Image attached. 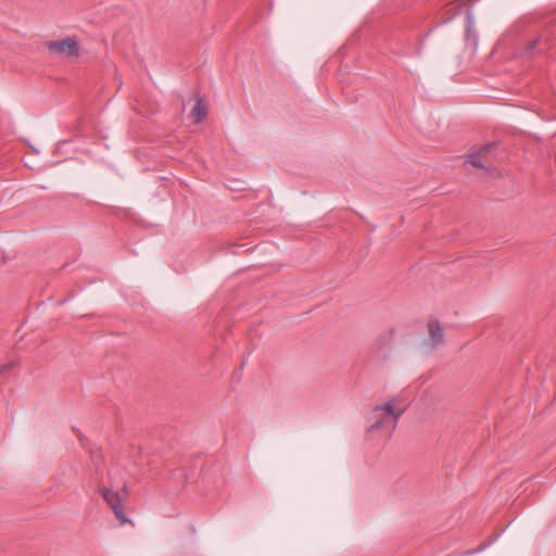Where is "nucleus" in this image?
Returning a JSON list of instances; mask_svg holds the SVG:
<instances>
[{"instance_id": "f257e3e1", "label": "nucleus", "mask_w": 556, "mask_h": 556, "mask_svg": "<svg viewBox=\"0 0 556 556\" xmlns=\"http://www.w3.org/2000/svg\"><path fill=\"white\" fill-rule=\"evenodd\" d=\"M403 413L404 408L396 407L394 401L376 405L369 415V419L372 421L369 430H393Z\"/></svg>"}, {"instance_id": "f03ea898", "label": "nucleus", "mask_w": 556, "mask_h": 556, "mask_svg": "<svg viewBox=\"0 0 556 556\" xmlns=\"http://www.w3.org/2000/svg\"><path fill=\"white\" fill-rule=\"evenodd\" d=\"M46 47L52 54L59 56L77 58L80 54V47L75 37L47 41Z\"/></svg>"}, {"instance_id": "7ed1b4c3", "label": "nucleus", "mask_w": 556, "mask_h": 556, "mask_svg": "<svg viewBox=\"0 0 556 556\" xmlns=\"http://www.w3.org/2000/svg\"><path fill=\"white\" fill-rule=\"evenodd\" d=\"M100 493L105 500V502L111 506L115 517L119 520L122 525H125L128 521V519L123 511L122 502L125 500L127 495L126 489L123 486L119 491H113L106 486H103L100 489Z\"/></svg>"}, {"instance_id": "20e7f679", "label": "nucleus", "mask_w": 556, "mask_h": 556, "mask_svg": "<svg viewBox=\"0 0 556 556\" xmlns=\"http://www.w3.org/2000/svg\"><path fill=\"white\" fill-rule=\"evenodd\" d=\"M465 41L467 47H469L472 51H476L479 43V36L475 29V20L471 12H467V24H466V35Z\"/></svg>"}, {"instance_id": "39448f33", "label": "nucleus", "mask_w": 556, "mask_h": 556, "mask_svg": "<svg viewBox=\"0 0 556 556\" xmlns=\"http://www.w3.org/2000/svg\"><path fill=\"white\" fill-rule=\"evenodd\" d=\"M428 331L430 336L431 348L435 349L443 342V329L437 320L429 321Z\"/></svg>"}, {"instance_id": "423d86ee", "label": "nucleus", "mask_w": 556, "mask_h": 556, "mask_svg": "<svg viewBox=\"0 0 556 556\" xmlns=\"http://www.w3.org/2000/svg\"><path fill=\"white\" fill-rule=\"evenodd\" d=\"M495 146V143H490L484 147H482L478 152L472 153L469 156V163L478 168H483V164L481 162V159L489 153V151Z\"/></svg>"}, {"instance_id": "0eeeda50", "label": "nucleus", "mask_w": 556, "mask_h": 556, "mask_svg": "<svg viewBox=\"0 0 556 556\" xmlns=\"http://www.w3.org/2000/svg\"><path fill=\"white\" fill-rule=\"evenodd\" d=\"M191 115L195 118L197 123H200L206 116V109L201 98H198L195 104L191 111Z\"/></svg>"}, {"instance_id": "6e6552de", "label": "nucleus", "mask_w": 556, "mask_h": 556, "mask_svg": "<svg viewBox=\"0 0 556 556\" xmlns=\"http://www.w3.org/2000/svg\"><path fill=\"white\" fill-rule=\"evenodd\" d=\"M16 361L12 359L0 367V375H5L16 366Z\"/></svg>"}, {"instance_id": "1a4fd4ad", "label": "nucleus", "mask_w": 556, "mask_h": 556, "mask_svg": "<svg viewBox=\"0 0 556 556\" xmlns=\"http://www.w3.org/2000/svg\"><path fill=\"white\" fill-rule=\"evenodd\" d=\"M538 42H539V39H535V40L530 41V42L527 45V51H531V50H533V49L536 47Z\"/></svg>"}, {"instance_id": "9d476101", "label": "nucleus", "mask_w": 556, "mask_h": 556, "mask_svg": "<svg viewBox=\"0 0 556 556\" xmlns=\"http://www.w3.org/2000/svg\"><path fill=\"white\" fill-rule=\"evenodd\" d=\"M459 12H460V8H459V7H457V8H456L455 13H454L452 16H448L447 18H445V20H444V22H447V21L452 20V17H453L454 15L458 14Z\"/></svg>"}, {"instance_id": "9b49d317", "label": "nucleus", "mask_w": 556, "mask_h": 556, "mask_svg": "<svg viewBox=\"0 0 556 556\" xmlns=\"http://www.w3.org/2000/svg\"><path fill=\"white\" fill-rule=\"evenodd\" d=\"M34 152L35 153H39V151L37 150V148H33Z\"/></svg>"}]
</instances>
